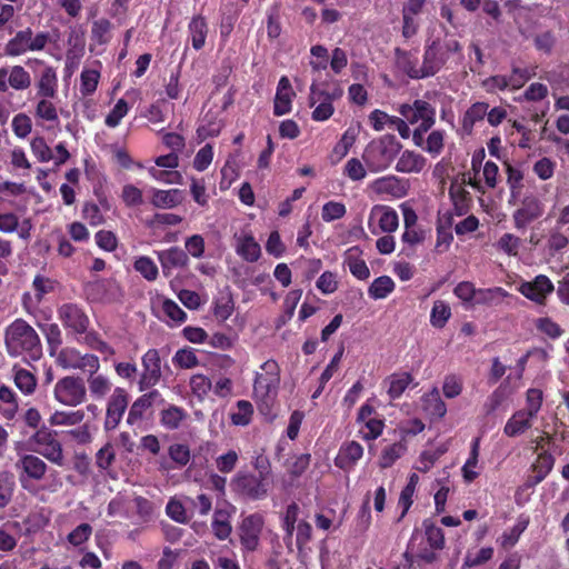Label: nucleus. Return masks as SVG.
I'll list each match as a JSON object with an SVG mask.
<instances>
[{"label":"nucleus","mask_w":569,"mask_h":569,"mask_svg":"<svg viewBox=\"0 0 569 569\" xmlns=\"http://www.w3.org/2000/svg\"><path fill=\"white\" fill-rule=\"evenodd\" d=\"M129 405V393L126 389L117 387L112 390L106 403L103 428L106 431L114 430L122 420Z\"/></svg>","instance_id":"ddd939ff"},{"label":"nucleus","mask_w":569,"mask_h":569,"mask_svg":"<svg viewBox=\"0 0 569 569\" xmlns=\"http://www.w3.org/2000/svg\"><path fill=\"white\" fill-rule=\"evenodd\" d=\"M252 415V405L247 400H239L234 411L230 415V419L234 426H247L250 423Z\"/></svg>","instance_id":"e2e57ef3"},{"label":"nucleus","mask_w":569,"mask_h":569,"mask_svg":"<svg viewBox=\"0 0 569 569\" xmlns=\"http://www.w3.org/2000/svg\"><path fill=\"white\" fill-rule=\"evenodd\" d=\"M388 395L391 399L399 398L409 385L412 382V377L408 372L393 373L387 379Z\"/></svg>","instance_id":"603ef678"},{"label":"nucleus","mask_w":569,"mask_h":569,"mask_svg":"<svg viewBox=\"0 0 569 569\" xmlns=\"http://www.w3.org/2000/svg\"><path fill=\"white\" fill-rule=\"evenodd\" d=\"M397 111L410 124L422 127V130H429L436 121V110L427 101L417 99L412 103H402Z\"/></svg>","instance_id":"9d476101"},{"label":"nucleus","mask_w":569,"mask_h":569,"mask_svg":"<svg viewBox=\"0 0 569 569\" xmlns=\"http://www.w3.org/2000/svg\"><path fill=\"white\" fill-rule=\"evenodd\" d=\"M363 456V447L357 441H347L340 447L335 465L342 470L352 469Z\"/></svg>","instance_id":"bb28decb"},{"label":"nucleus","mask_w":569,"mask_h":569,"mask_svg":"<svg viewBox=\"0 0 569 569\" xmlns=\"http://www.w3.org/2000/svg\"><path fill=\"white\" fill-rule=\"evenodd\" d=\"M83 33L72 30L68 38V50L66 52L64 73L71 77L78 69L82 57L84 56Z\"/></svg>","instance_id":"5701e85b"},{"label":"nucleus","mask_w":569,"mask_h":569,"mask_svg":"<svg viewBox=\"0 0 569 569\" xmlns=\"http://www.w3.org/2000/svg\"><path fill=\"white\" fill-rule=\"evenodd\" d=\"M58 366L66 370H81L83 372L99 371L100 360L92 353H81L72 347L59 351L56 358Z\"/></svg>","instance_id":"1a4fd4ad"},{"label":"nucleus","mask_w":569,"mask_h":569,"mask_svg":"<svg viewBox=\"0 0 569 569\" xmlns=\"http://www.w3.org/2000/svg\"><path fill=\"white\" fill-rule=\"evenodd\" d=\"M233 247L236 253L247 262H256L261 256L260 244L250 231L242 230L234 233Z\"/></svg>","instance_id":"b1692460"},{"label":"nucleus","mask_w":569,"mask_h":569,"mask_svg":"<svg viewBox=\"0 0 569 569\" xmlns=\"http://www.w3.org/2000/svg\"><path fill=\"white\" fill-rule=\"evenodd\" d=\"M0 401L4 405V408L1 410L2 417L8 420L13 419L19 409V403L14 391L7 386H1Z\"/></svg>","instance_id":"6e6d98bb"},{"label":"nucleus","mask_w":569,"mask_h":569,"mask_svg":"<svg viewBox=\"0 0 569 569\" xmlns=\"http://www.w3.org/2000/svg\"><path fill=\"white\" fill-rule=\"evenodd\" d=\"M553 465L555 459L552 455L548 452L539 453L530 468L531 473L526 480V486L535 487L545 480L549 472L552 470Z\"/></svg>","instance_id":"c756f323"},{"label":"nucleus","mask_w":569,"mask_h":569,"mask_svg":"<svg viewBox=\"0 0 569 569\" xmlns=\"http://www.w3.org/2000/svg\"><path fill=\"white\" fill-rule=\"evenodd\" d=\"M451 308L443 300H436L430 311V325L436 329H442L451 318Z\"/></svg>","instance_id":"3c124183"},{"label":"nucleus","mask_w":569,"mask_h":569,"mask_svg":"<svg viewBox=\"0 0 569 569\" xmlns=\"http://www.w3.org/2000/svg\"><path fill=\"white\" fill-rule=\"evenodd\" d=\"M488 108L489 104L486 102H475L467 109L461 121L465 133L470 134L473 127L487 117Z\"/></svg>","instance_id":"58836bf2"},{"label":"nucleus","mask_w":569,"mask_h":569,"mask_svg":"<svg viewBox=\"0 0 569 569\" xmlns=\"http://www.w3.org/2000/svg\"><path fill=\"white\" fill-rule=\"evenodd\" d=\"M30 149L33 157L41 163L54 162L56 167L64 164L69 158L70 152L68 151L64 142H59L56 147V157L53 156L52 149L47 143L46 139L41 136H36L30 141Z\"/></svg>","instance_id":"4468645a"},{"label":"nucleus","mask_w":569,"mask_h":569,"mask_svg":"<svg viewBox=\"0 0 569 569\" xmlns=\"http://www.w3.org/2000/svg\"><path fill=\"white\" fill-rule=\"evenodd\" d=\"M421 408L427 416L433 419H441L447 413V406L436 387L421 397Z\"/></svg>","instance_id":"c9c22d12"},{"label":"nucleus","mask_w":569,"mask_h":569,"mask_svg":"<svg viewBox=\"0 0 569 569\" xmlns=\"http://www.w3.org/2000/svg\"><path fill=\"white\" fill-rule=\"evenodd\" d=\"M232 490L246 498L261 500L267 497L270 489L268 473L238 472L231 480Z\"/></svg>","instance_id":"39448f33"},{"label":"nucleus","mask_w":569,"mask_h":569,"mask_svg":"<svg viewBox=\"0 0 569 569\" xmlns=\"http://www.w3.org/2000/svg\"><path fill=\"white\" fill-rule=\"evenodd\" d=\"M14 385L26 396L32 395L37 387V378L29 370L23 368H13Z\"/></svg>","instance_id":"5fc2aeb1"},{"label":"nucleus","mask_w":569,"mask_h":569,"mask_svg":"<svg viewBox=\"0 0 569 569\" xmlns=\"http://www.w3.org/2000/svg\"><path fill=\"white\" fill-rule=\"evenodd\" d=\"M280 385V368L277 361L269 359L256 372L253 396L258 402L269 405L276 399Z\"/></svg>","instance_id":"7ed1b4c3"},{"label":"nucleus","mask_w":569,"mask_h":569,"mask_svg":"<svg viewBox=\"0 0 569 569\" xmlns=\"http://www.w3.org/2000/svg\"><path fill=\"white\" fill-rule=\"evenodd\" d=\"M357 422L361 425L359 432L366 441L376 440L385 429V420L375 413L373 407L369 403L360 407Z\"/></svg>","instance_id":"dca6fc26"},{"label":"nucleus","mask_w":569,"mask_h":569,"mask_svg":"<svg viewBox=\"0 0 569 569\" xmlns=\"http://www.w3.org/2000/svg\"><path fill=\"white\" fill-rule=\"evenodd\" d=\"M50 41L48 32L33 33L30 28L18 31L6 46V52L10 57H19L27 52L42 51Z\"/></svg>","instance_id":"423d86ee"},{"label":"nucleus","mask_w":569,"mask_h":569,"mask_svg":"<svg viewBox=\"0 0 569 569\" xmlns=\"http://www.w3.org/2000/svg\"><path fill=\"white\" fill-rule=\"evenodd\" d=\"M160 421L161 425L168 429V430H176L178 429L181 423L186 420L188 417V413L184 409L178 407V406H169L168 408L163 409L160 413Z\"/></svg>","instance_id":"de8ad7c7"},{"label":"nucleus","mask_w":569,"mask_h":569,"mask_svg":"<svg viewBox=\"0 0 569 569\" xmlns=\"http://www.w3.org/2000/svg\"><path fill=\"white\" fill-rule=\"evenodd\" d=\"M151 203L157 208H174L183 200V191L180 189H151Z\"/></svg>","instance_id":"e433bc0d"},{"label":"nucleus","mask_w":569,"mask_h":569,"mask_svg":"<svg viewBox=\"0 0 569 569\" xmlns=\"http://www.w3.org/2000/svg\"><path fill=\"white\" fill-rule=\"evenodd\" d=\"M17 468L22 470L20 482L24 489H29V480H42L48 470L47 463L34 455H22L17 462Z\"/></svg>","instance_id":"412c9836"},{"label":"nucleus","mask_w":569,"mask_h":569,"mask_svg":"<svg viewBox=\"0 0 569 569\" xmlns=\"http://www.w3.org/2000/svg\"><path fill=\"white\" fill-rule=\"evenodd\" d=\"M555 286L546 274H538L530 281H521L518 291L530 301L543 306L553 292Z\"/></svg>","instance_id":"2eb2a0df"},{"label":"nucleus","mask_w":569,"mask_h":569,"mask_svg":"<svg viewBox=\"0 0 569 569\" xmlns=\"http://www.w3.org/2000/svg\"><path fill=\"white\" fill-rule=\"evenodd\" d=\"M296 93L291 87L288 77L283 76L280 78L277 87V92L273 103V113L276 116H283L291 111L292 99Z\"/></svg>","instance_id":"cd10ccee"},{"label":"nucleus","mask_w":569,"mask_h":569,"mask_svg":"<svg viewBox=\"0 0 569 569\" xmlns=\"http://www.w3.org/2000/svg\"><path fill=\"white\" fill-rule=\"evenodd\" d=\"M31 84V76L22 66L0 68V91L7 92L9 88L17 91L27 90Z\"/></svg>","instance_id":"aec40b11"},{"label":"nucleus","mask_w":569,"mask_h":569,"mask_svg":"<svg viewBox=\"0 0 569 569\" xmlns=\"http://www.w3.org/2000/svg\"><path fill=\"white\" fill-rule=\"evenodd\" d=\"M86 415L84 411L79 410H56L51 413L48 422L51 427H74L79 426Z\"/></svg>","instance_id":"4c0bfd02"},{"label":"nucleus","mask_w":569,"mask_h":569,"mask_svg":"<svg viewBox=\"0 0 569 569\" xmlns=\"http://www.w3.org/2000/svg\"><path fill=\"white\" fill-rule=\"evenodd\" d=\"M209 27L207 19L201 14L193 16L188 23V34L196 51L201 50L207 40Z\"/></svg>","instance_id":"473e14b6"},{"label":"nucleus","mask_w":569,"mask_h":569,"mask_svg":"<svg viewBox=\"0 0 569 569\" xmlns=\"http://www.w3.org/2000/svg\"><path fill=\"white\" fill-rule=\"evenodd\" d=\"M32 449L51 463L59 467L64 465V455L61 442L56 438L53 431L43 427L38 429L30 438Z\"/></svg>","instance_id":"0eeeda50"},{"label":"nucleus","mask_w":569,"mask_h":569,"mask_svg":"<svg viewBox=\"0 0 569 569\" xmlns=\"http://www.w3.org/2000/svg\"><path fill=\"white\" fill-rule=\"evenodd\" d=\"M159 396L160 395H159L158 390H152L148 393L142 395L138 399H136L134 402L131 405L129 412H128V417H127L128 425L132 426L137 421H139L142 418L144 411L152 406L154 399Z\"/></svg>","instance_id":"a19ab883"},{"label":"nucleus","mask_w":569,"mask_h":569,"mask_svg":"<svg viewBox=\"0 0 569 569\" xmlns=\"http://www.w3.org/2000/svg\"><path fill=\"white\" fill-rule=\"evenodd\" d=\"M395 290V282L388 276H381L373 280L368 289V295L375 300L385 299Z\"/></svg>","instance_id":"4d7b16f0"},{"label":"nucleus","mask_w":569,"mask_h":569,"mask_svg":"<svg viewBox=\"0 0 569 569\" xmlns=\"http://www.w3.org/2000/svg\"><path fill=\"white\" fill-rule=\"evenodd\" d=\"M446 50L439 43L427 48L423 64L419 69L408 71L411 78H425L437 73L447 61Z\"/></svg>","instance_id":"f3484780"},{"label":"nucleus","mask_w":569,"mask_h":569,"mask_svg":"<svg viewBox=\"0 0 569 569\" xmlns=\"http://www.w3.org/2000/svg\"><path fill=\"white\" fill-rule=\"evenodd\" d=\"M212 530L214 536L220 539H227L231 532V525L229 522V515L227 511L218 509L214 511L212 520Z\"/></svg>","instance_id":"0e129e2a"},{"label":"nucleus","mask_w":569,"mask_h":569,"mask_svg":"<svg viewBox=\"0 0 569 569\" xmlns=\"http://www.w3.org/2000/svg\"><path fill=\"white\" fill-rule=\"evenodd\" d=\"M399 217L395 209L385 204H376L370 209L368 217L369 231L378 236L391 233L398 229Z\"/></svg>","instance_id":"f8f14e48"},{"label":"nucleus","mask_w":569,"mask_h":569,"mask_svg":"<svg viewBox=\"0 0 569 569\" xmlns=\"http://www.w3.org/2000/svg\"><path fill=\"white\" fill-rule=\"evenodd\" d=\"M569 247V236L563 231V229L559 228L555 224L548 231L546 239V250L550 256H555L557 253L562 252L565 249Z\"/></svg>","instance_id":"79ce46f5"},{"label":"nucleus","mask_w":569,"mask_h":569,"mask_svg":"<svg viewBox=\"0 0 569 569\" xmlns=\"http://www.w3.org/2000/svg\"><path fill=\"white\" fill-rule=\"evenodd\" d=\"M359 132V126H350L346 129L330 153V160L332 163H338L348 154L349 150L357 141Z\"/></svg>","instance_id":"72a5a7b5"},{"label":"nucleus","mask_w":569,"mask_h":569,"mask_svg":"<svg viewBox=\"0 0 569 569\" xmlns=\"http://www.w3.org/2000/svg\"><path fill=\"white\" fill-rule=\"evenodd\" d=\"M407 451V445L403 441H398L386 446L379 457V467L387 469L392 467Z\"/></svg>","instance_id":"49530a36"},{"label":"nucleus","mask_w":569,"mask_h":569,"mask_svg":"<svg viewBox=\"0 0 569 569\" xmlns=\"http://www.w3.org/2000/svg\"><path fill=\"white\" fill-rule=\"evenodd\" d=\"M427 166V159L412 150H405L398 158L396 170L401 173H420Z\"/></svg>","instance_id":"2f4dec72"},{"label":"nucleus","mask_w":569,"mask_h":569,"mask_svg":"<svg viewBox=\"0 0 569 569\" xmlns=\"http://www.w3.org/2000/svg\"><path fill=\"white\" fill-rule=\"evenodd\" d=\"M342 96L341 89L328 91L315 82L310 86L309 106L312 108L311 118L315 121H326L335 112L332 102Z\"/></svg>","instance_id":"6e6552de"},{"label":"nucleus","mask_w":569,"mask_h":569,"mask_svg":"<svg viewBox=\"0 0 569 569\" xmlns=\"http://www.w3.org/2000/svg\"><path fill=\"white\" fill-rule=\"evenodd\" d=\"M34 300L30 293L23 295L24 309L30 313L32 309L41 301L43 296L52 289L50 280L42 277H36L33 280Z\"/></svg>","instance_id":"a18cd8bd"},{"label":"nucleus","mask_w":569,"mask_h":569,"mask_svg":"<svg viewBox=\"0 0 569 569\" xmlns=\"http://www.w3.org/2000/svg\"><path fill=\"white\" fill-rule=\"evenodd\" d=\"M54 400L66 407H78L87 399V388L83 379L78 376L60 378L53 386Z\"/></svg>","instance_id":"20e7f679"},{"label":"nucleus","mask_w":569,"mask_h":569,"mask_svg":"<svg viewBox=\"0 0 569 569\" xmlns=\"http://www.w3.org/2000/svg\"><path fill=\"white\" fill-rule=\"evenodd\" d=\"M158 301L170 325L179 326L187 320V313L173 300L161 297Z\"/></svg>","instance_id":"8fccbe9b"},{"label":"nucleus","mask_w":569,"mask_h":569,"mask_svg":"<svg viewBox=\"0 0 569 569\" xmlns=\"http://www.w3.org/2000/svg\"><path fill=\"white\" fill-rule=\"evenodd\" d=\"M3 342L8 356L11 358L23 357L37 361L42 356L40 337L24 319H14L4 328Z\"/></svg>","instance_id":"f257e3e1"},{"label":"nucleus","mask_w":569,"mask_h":569,"mask_svg":"<svg viewBox=\"0 0 569 569\" xmlns=\"http://www.w3.org/2000/svg\"><path fill=\"white\" fill-rule=\"evenodd\" d=\"M507 297H509V292L501 287L479 289L477 291L476 303L488 306L498 305Z\"/></svg>","instance_id":"13d9d810"},{"label":"nucleus","mask_w":569,"mask_h":569,"mask_svg":"<svg viewBox=\"0 0 569 569\" xmlns=\"http://www.w3.org/2000/svg\"><path fill=\"white\" fill-rule=\"evenodd\" d=\"M191 392L199 400H203L212 389L211 380L201 373L193 375L189 382Z\"/></svg>","instance_id":"774afa93"},{"label":"nucleus","mask_w":569,"mask_h":569,"mask_svg":"<svg viewBox=\"0 0 569 569\" xmlns=\"http://www.w3.org/2000/svg\"><path fill=\"white\" fill-rule=\"evenodd\" d=\"M50 522V511L46 508L31 510L21 525L26 536H32L43 530Z\"/></svg>","instance_id":"f704fd0d"},{"label":"nucleus","mask_w":569,"mask_h":569,"mask_svg":"<svg viewBox=\"0 0 569 569\" xmlns=\"http://www.w3.org/2000/svg\"><path fill=\"white\" fill-rule=\"evenodd\" d=\"M133 268L148 281H154L158 278L159 269L150 257H137L133 262Z\"/></svg>","instance_id":"bf43d9fd"},{"label":"nucleus","mask_w":569,"mask_h":569,"mask_svg":"<svg viewBox=\"0 0 569 569\" xmlns=\"http://www.w3.org/2000/svg\"><path fill=\"white\" fill-rule=\"evenodd\" d=\"M507 184L510 190L509 202L515 201L519 198L523 188V171L516 166L510 163L506 164Z\"/></svg>","instance_id":"09e8293b"},{"label":"nucleus","mask_w":569,"mask_h":569,"mask_svg":"<svg viewBox=\"0 0 569 569\" xmlns=\"http://www.w3.org/2000/svg\"><path fill=\"white\" fill-rule=\"evenodd\" d=\"M143 371L139 379V390L156 386L161 378V360L157 349H149L141 358Z\"/></svg>","instance_id":"a211bd4d"},{"label":"nucleus","mask_w":569,"mask_h":569,"mask_svg":"<svg viewBox=\"0 0 569 569\" xmlns=\"http://www.w3.org/2000/svg\"><path fill=\"white\" fill-rule=\"evenodd\" d=\"M16 487L14 476L8 471L0 472V509L9 505Z\"/></svg>","instance_id":"680f3d73"},{"label":"nucleus","mask_w":569,"mask_h":569,"mask_svg":"<svg viewBox=\"0 0 569 569\" xmlns=\"http://www.w3.org/2000/svg\"><path fill=\"white\" fill-rule=\"evenodd\" d=\"M100 80L99 68H84L80 74V93L83 97L96 92Z\"/></svg>","instance_id":"864d4df0"},{"label":"nucleus","mask_w":569,"mask_h":569,"mask_svg":"<svg viewBox=\"0 0 569 569\" xmlns=\"http://www.w3.org/2000/svg\"><path fill=\"white\" fill-rule=\"evenodd\" d=\"M262 526L263 518L260 515H250L243 519L240 527V539L246 550L253 551L257 549Z\"/></svg>","instance_id":"393cba45"},{"label":"nucleus","mask_w":569,"mask_h":569,"mask_svg":"<svg viewBox=\"0 0 569 569\" xmlns=\"http://www.w3.org/2000/svg\"><path fill=\"white\" fill-rule=\"evenodd\" d=\"M449 194L453 203V211L457 216H463L469 211L470 196L469 192L462 188L458 180H455L449 189Z\"/></svg>","instance_id":"c03bdc74"},{"label":"nucleus","mask_w":569,"mask_h":569,"mask_svg":"<svg viewBox=\"0 0 569 569\" xmlns=\"http://www.w3.org/2000/svg\"><path fill=\"white\" fill-rule=\"evenodd\" d=\"M33 223L30 218H24L21 222L13 212H0V232L13 233L18 232V236L22 240H29L31 238V231Z\"/></svg>","instance_id":"a878e982"},{"label":"nucleus","mask_w":569,"mask_h":569,"mask_svg":"<svg viewBox=\"0 0 569 569\" xmlns=\"http://www.w3.org/2000/svg\"><path fill=\"white\" fill-rule=\"evenodd\" d=\"M58 317L63 327L73 333L87 332L89 318L84 311L74 303H64L58 309Z\"/></svg>","instance_id":"6ab92c4d"},{"label":"nucleus","mask_w":569,"mask_h":569,"mask_svg":"<svg viewBox=\"0 0 569 569\" xmlns=\"http://www.w3.org/2000/svg\"><path fill=\"white\" fill-rule=\"evenodd\" d=\"M36 88L39 98H54L58 93L57 70L51 66L44 64L37 79Z\"/></svg>","instance_id":"c85d7f7f"},{"label":"nucleus","mask_w":569,"mask_h":569,"mask_svg":"<svg viewBox=\"0 0 569 569\" xmlns=\"http://www.w3.org/2000/svg\"><path fill=\"white\" fill-rule=\"evenodd\" d=\"M358 254L359 250L357 247L350 248L346 252L345 264L357 279L366 280L369 278L370 271L365 260L360 259Z\"/></svg>","instance_id":"37998d69"},{"label":"nucleus","mask_w":569,"mask_h":569,"mask_svg":"<svg viewBox=\"0 0 569 569\" xmlns=\"http://www.w3.org/2000/svg\"><path fill=\"white\" fill-rule=\"evenodd\" d=\"M528 523V519H519L512 528L506 530L499 538L501 547L506 549L512 548L518 542L522 532L527 529Z\"/></svg>","instance_id":"052dcab7"},{"label":"nucleus","mask_w":569,"mask_h":569,"mask_svg":"<svg viewBox=\"0 0 569 569\" xmlns=\"http://www.w3.org/2000/svg\"><path fill=\"white\" fill-rule=\"evenodd\" d=\"M533 418L521 410L513 412L503 427V433L509 438L525 435L533 425Z\"/></svg>","instance_id":"7c9ffc66"},{"label":"nucleus","mask_w":569,"mask_h":569,"mask_svg":"<svg viewBox=\"0 0 569 569\" xmlns=\"http://www.w3.org/2000/svg\"><path fill=\"white\" fill-rule=\"evenodd\" d=\"M401 150V143L392 134L371 140L362 152V159L372 173L387 170Z\"/></svg>","instance_id":"f03ea898"},{"label":"nucleus","mask_w":569,"mask_h":569,"mask_svg":"<svg viewBox=\"0 0 569 569\" xmlns=\"http://www.w3.org/2000/svg\"><path fill=\"white\" fill-rule=\"evenodd\" d=\"M88 388L92 398L102 399L112 389V382L107 375L98 373V371L87 372Z\"/></svg>","instance_id":"ea45409f"},{"label":"nucleus","mask_w":569,"mask_h":569,"mask_svg":"<svg viewBox=\"0 0 569 569\" xmlns=\"http://www.w3.org/2000/svg\"><path fill=\"white\" fill-rule=\"evenodd\" d=\"M545 204L535 193H527L512 213L515 228L520 230L527 228L531 222L542 217Z\"/></svg>","instance_id":"9b49d317"},{"label":"nucleus","mask_w":569,"mask_h":569,"mask_svg":"<svg viewBox=\"0 0 569 569\" xmlns=\"http://www.w3.org/2000/svg\"><path fill=\"white\" fill-rule=\"evenodd\" d=\"M51 98H40L36 106V118L47 122H58L59 116L58 110Z\"/></svg>","instance_id":"69168bd1"},{"label":"nucleus","mask_w":569,"mask_h":569,"mask_svg":"<svg viewBox=\"0 0 569 569\" xmlns=\"http://www.w3.org/2000/svg\"><path fill=\"white\" fill-rule=\"evenodd\" d=\"M168 456L178 468H183L190 462L191 451L188 445L172 443L168 448Z\"/></svg>","instance_id":"338daca9"},{"label":"nucleus","mask_w":569,"mask_h":569,"mask_svg":"<svg viewBox=\"0 0 569 569\" xmlns=\"http://www.w3.org/2000/svg\"><path fill=\"white\" fill-rule=\"evenodd\" d=\"M164 277H170L174 270L187 268L188 253L179 247H170L156 252Z\"/></svg>","instance_id":"4be33fe9"}]
</instances>
